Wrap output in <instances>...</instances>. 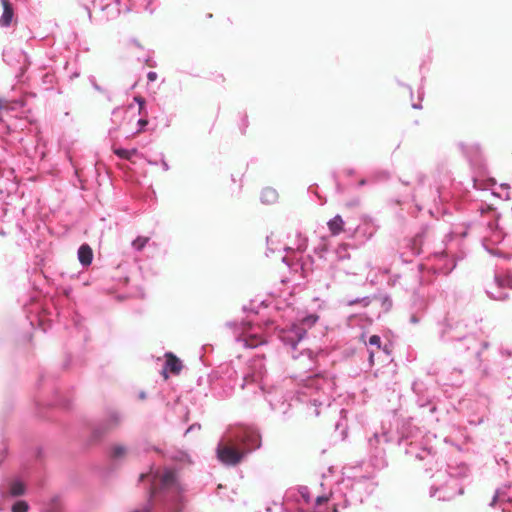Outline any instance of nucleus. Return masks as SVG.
I'll use <instances>...</instances> for the list:
<instances>
[{
	"instance_id": "obj_37",
	"label": "nucleus",
	"mask_w": 512,
	"mask_h": 512,
	"mask_svg": "<svg viewBox=\"0 0 512 512\" xmlns=\"http://www.w3.org/2000/svg\"><path fill=\"white\" fill-rule=\"evenodd\" d=\"M29 505L24 500H18L12 505V512H28Z\"/></svg>"
},
{
	"instance_id": "obj_26",
	"label": "nucleus",
	"mask_w": 512,
	"mask_h": 512,
	"mask_svg": "<svg viewBox=\"0 0 512 512\" xmlns=\"http://www.w3.org/2000/svg\"><path fill=\"white\" fill-rule=\"evenodd\" d=\"M260 200L263 204H274L278 200V192L272 187H266L261 191Z\"/></svg>"
},
{
	"instance_id": "obj_19",
	"label": "nucleus",
	"mask_w": 512,
	"mask_h": 512,
	"mask_svg": "<svg viewBox=\"0 0 512 512\" xmlns=\"http://www.w3.org/2000/svg\"><path fill=\"white\" fill-rule=\"evenodd\" d=\"M505 503H512V484L504 485L497 489L491 502L490 506H496L500 504L503 512L509 511L505 506Z\"/></svg>"
},
{
	"instance_id": "obj_51",
	"label": "nucleus",
	"mask_w": 512,
	"mask_h": 512,
	"mask_svg": "<svg viewBox=\"0 0 512 512\" xmlns=\"http://www.w3.org/2000/svg\"><path fill=\"white\" fill-rule=\"evenodd\" d=\"M147 161H148V163H149L150 165H158V164L160 163V159H159V160H156V159H155V160L149 159V160H147Z\"/></svg>"
},
{
	"instance_id": "obj_63",
	"label": "nucleus",
	"mask_w": 512,
	"mask_h": 512,
	"mask_svg": "<svg viewBox=\"0 0 512 512\" xmlns=\"http://www.w3.org/2000/svg\"><path fill=\"white\" fill-rule=\"evenodd\" d=\"M44 381V376H41L40 382Z\"/></svg>"
},
{
	"instance_id": "obj_57",
	"label": "nucleus",
	"mask_w": 512,
	"mask_h": 512,
	"mask_svg": "<svg viewBox=\"0 0 512 512\" xmlns=\"http://www.w3.org/2000/svg\"><path fill=\"white\" fill-rule=\"evenodd\" d=\"M412 107H413L414 109H420V108H421V105H420V104H417V103H413V104H412Z\"/></svg>"
},
{
	"instance_id": "obj_45",
	"label": "nucleus",
	"mask_w": 512,
	"mask_h": 512,
	"mask_svg": "<svg viewBox=\"0 0 512 512\" xmlns=\"http://www.w3.org/2000/svg\"><path fill=\"white\" fill-rule=\"evenodd\" d=\"M159 156H160V164L162 166V169L164 171H168L170 169V167H169L168 163L165 160L164 154L160 153Z\"/></svg>"
},
{
	"instance_id": "obj_12",
	"label": "nucleus",
	"mask_w": 512,
	"mask_h": 512,
	"mask_svg": "<svg viewBox=\"0 0 512 512\" xmlns=\"http://www.w3.org/2000/svg\"><path fill=\"white\" fill-rule=\"evenodd\" d=\"M123 421L124 415L122 412L114 408L107 409L103 419L97 422L92 428L93 440H100L107 433L120 427Z\"/></svg>"
},
{
	"instance_id": "obj_29",
	"label": "nucleus",
	"mask_w": 512,
	"mask_h": 512,
	"mask_svg": "<svg viewBox=\"0 0 512 512\" xmlns=\"http://www.w3.org/2000/svg\"><path fill=\"white\" fill-rule=\"evenodd\" d=\"M10 494L12 496H20L25 493V484L21 480H14L10 484Z\"/></svg>"
},
{
	"instance_id": "obj_20",
	"label": "nucleus",
	"mask_w": 512,
	"mask_h": 512,
	"mask_svg": "<svg viewBox=\"0 0 512 512\" xmlns=\"http://www.w3.org/2000/svg\"><path fill=\"white\" fill-rule=\"evenodd\" d=\"M283 249L284 251L290 252V255L283 256L281 258L282 262L285 263L290 269L297 270V268L300 266L298 255L306 249V244H298L296 250L287 246H285Z\"/></svg>"
},
{
	"instance_id": "obj_49",
	"label": "nucleus",
	"mask_w": 512,
	"mask_h": 512,
	"mask_svg": "<svg viewBox=\"0 0 512 512\" xmlns=\"http://www.w3.org/2000/svg\"><path fill=\"white\" fill-rule=\"evenodd\" d=\"M358 302H363V303H364V305H368V303H369V299H368L367 297H364V298H362V299H355V300L350 301V302H349V304H350V305H353V304H356V303H358Z\"/></svg>"
},
{
	"instance_id": "obj_6",
	"label": "nucleus",
	"mask_w": 512,
	"mask_h": 512,
	"mask_svg": "<svg viewBox=\"0 0 512 512\" xmlns=\"http://www.w3.org/2000/svg\"><path fill=\"white\" fill-rule=\"evenodd\" d=\"M438 335L440 341L444 343L455 341V350L459 353L464 352L466 362L471 365L480 362V346L486 349L489 345L487 342L480 343L473 335H466L462 323L453 319H445L439 323Z\"/></svg>"
},
{
	"instance_id": "obj_35",
	"label": "nucleus",
	"mask_w": 512,
	"mask_h": 512,
	"mask_svg": "<svg viewBox=\"0 0 512 512\" xmlns=\"http://www.w3.org/2000/svg\"><path fill=\"white\" fill-rule=\"evenodd\" d=\"M424 308H425V305H424L423 301H420L419 310L417 312H413L410 316L409 321L411 324L415 325L421 321Z\"/></svg>"
},
{
	"instance_id": "obj_25",
	"label": "nucleus",
	"mask_w": 512,
	"mask_h": 512,
	"mask_svg": "<svg viewBox=\"0 0 512 512\" xmlns=\"http://www.w3.org/2000/svg\"><path fill=\"white\" fill-rule=\"evenodd\" d=\"M328 229L333 236L339 235L344 230L345 222L340 215L334 216L327 223Z\"/></svg>"
},
{
	"instance_id": "obj_14",
	"label": "nucleus",
	"mask_w": 512,
	"mask_h": 512,
	"mask_svg": "<svg viewBox=\"0 0 512 512\" xmlns=\"http://www.w3.org/2000/svg\"><path fill=\"white\" fill-rule=\"evenodd\" d=\"M457 147L471 166H480L482 163V149L477 142H459Z\"/></svg>"
},
{
	"instance_id": "obj_36",
	"label": "nucleus",
	"mask_w": 512,
	"mask_h": 512,
	"mask_svg": "<svg viewBox=\"0 0 512 512\" xmlns=\"http://www.w3.org/2000/svg\"><path fill=\"white\" fill-rule=\"evenodd\" d=\"M417 404L420 408L428 407L430 413H433L436 410V406L428 399H424L422 397H418Z\"/></svg>"
},
{
	"instance_id": "obj_8",
	"label": "nucleus",
	"mask_w": 512,
	"mask_h": 512,
	"mask_svg": "<svg viewBox=\"0 0 512 512\" xmlns=\"http://www.w3.org/2000/svg\"><path fill=\"white\" fill-rule=\"evenodd\" d=\"M254 312L253 316H248L247 320L237 322L230 321L226 323L234 334L237 344L244 348L254 349L267 343L266 339L262 336V328L256 320L258 312L250 308Z\"/></svg>"
},
{
	"instance_id": "obj_39",
	"label": "nucleus",
	"mask_w": 512,
	"mask_h": 512,
	"mask_svg": "<svg viewBox=\"0 0 512 512\" xmlns=\"http://www.w3.org/2000/svg\"><path fill=\"white\" fill-rule=\"evenodd\" d=\"M89 80V83L91 84V86L97 91V92H100V93H103L105 94L106 93V90L101 87L100 85H98L97 81H96V78L95 76H89L88 78Z\"/></svg>"
},
{
	"instance_id": "obj_21",
	"label": "nucleus",
	"mask_w": 512,
	"mask_h": 512,
	"mask_svg": "<svg viewBox=\"0 0 512 512\" xmlns=\"http://www.w3.org/2000/svg\"><path fill=\"white\" fill-rule=\"evenodd\" d=\"M165 363L163 371H169L172 374H178L182 369V362L173 353L167 352L165 354Z\"/></svg>"
},
{
	"instance_id": "obj_2",
	"label": "nucleus",
	"mask_w": 512,
	"mask_h": 512,
	"mask_svg": "<svg viewBox=\"0 0 512 512\" xmlns=\"http://www.w3.org/2000/svg\"><path fill=\"white\" fill-rule=\"evenodd\" d=\"M408 438L409 435H404L403 433L401 437H395L388 431L374 433V435L368 439V461L370 466L376 470L385 468L388 465V461L383 444L397 441L399 445H406L405 454L407 456L423 462V467L426 471L433 470V468L438 465L436 451L432 447L420 446L413 441L406 443Z\"/></svg>"
},
{
	"instance_id": "obj_24",
	"label": "nucleus",
	"mask_w": 512,
	"mask_h": 512,
	"mask_svg": "<svg viewBox=\"0 0 512 512\" xmlns=\"http://www.w3.org/2000/svg\"><path fill=\"white\" fill-rule=\"evenodd\" d=\"M78 260L83 267H87L92 263L93 251L88 244H82L78 249Z\"/></svg>"
},
{
	"instance_id": "obj_55",
	"label": "nucleus",
	"mask_w": 512,
	"mask_h": 512,
	"mask_svg": "<svg viewBox=\"0 0 512 512\" xmlns=\"http://www.w3.org/2000/svg\"><path fill=\"white\" fill-rule=\"evenodd\" d=\"M22 54H23V56H24V58H25V62H27V64L29 65V64H30V62H29V60H28V55H27L25 52H23V51H22Z\"/></svg>"
},
{
	"instance_id": "obj_50",
	"label": "nucleus",
	"mask_w": 512,
	"mask_h": 512,
	"mask_svg": "<svg viewBox=\"0 0 512 512\" xmlns=\"http://www.w3.org/2000/svg\"><path fill=\"white\" fill-rule=\"evenodd\" d=\"M369 362H370V365H373V363H374V352L373 351H369Z\"/></svg>"
},
{
	"instance_id": "obj_13",
	"label": "nucleus",
	"mask_w": 512,
	"mask_h": 512,
	"mask_svg": "<svg viewBox=\"0 0 512 512\" xmlns=\"http://www.w3.org/2000/svg\"><path fill=\"white\" fill-rule=\"evenodd\" d=\"M512 289V270L506 269L495 273L494 282L487 288L489 298L503 301L508 298V290Z\"/></svg>"
},
{
	"instance_id": "obj_38",
	"label": "nucleus",
	"mask_w": 512,
	"mask_h": 512,
	"mask_svg": "<svg viewBox=\"0 0 512 512\" xmlns=\"http://www.w3.org/2000/svg\"><path fill=\"white\" fill-rule=\"evenodd\" d=\"M324 502H330L332 504L331 491L329 494L318 495L315 499V504L318 506Z\"/></svg>"
},
{
	"instance_id": "obj_27",
	"label": "nucleus",
	"mask_w": 512,
	"mask_h": 512,
	"mask_svg": "<svg viewBox=\"0 0 512 512\" xmlns=\"http://www.w3.org/2000/svg\"><path fill=\"white\" fill-rule=\"evenodd\" d=\"M422 244H423V236L422 234H417L415 237L409 240L407 244V248H409L411 255L418 256L422 252Z\"/></svg>"
},
{
	"instance_id": "obj_56",
	"label": "nucleus",
	"mask_w": 512,
	"mask_h": 512,
	"mask_svg": "<svg viewBox=\"0 0 512 512\" xmlns=\"http://www.w3.org/2000/svg\"><path fill=\"white\" fill-rule=\"evenodd\" d=\"M39 321H40V323L42 324L44 321H46V316H45V315H41V316L39 317Z\"/></svg>"
},
{
	"instance_id": "obj_3",
	"label": "nucleus",
	"mask_w": 512,
	"mask_h": 512,
	"mask_svg": "<svg viewBox=\"0 0 512 512\" xmlns=\"http://www.w3.org/2000/svg\"><path fill=\"white\" fill-rule=\"evenodd\" d=\"M261 447V435L257 428L238 426L228 430L216 447V457L227 467L240 464L250 453Z\"/></svg>"
},
{
	"instance_id": "obj_22",
	"label": "nucleus",
	"mask_w": 512,
	"mask_h": 512,
	"mask_svg": "<svg viewBox=\"0 0 512 512\" xmlns=\"http://www.w3.org/2000/svg\"><path fill=\"white\" fill-rule=\"evenodd\" d=\"M290 498H295L297 501L302 500L306 505L311 503V495L306 486H300L296 491L287 492L285 494V501H288Z\"/></svg>"
},
{
	"instance_id": "obj_23",
	"label": "nucleus",
	"mask_w": 512,
	"mask_h": 512,
	"mask_svg": "<svg viewBox=\"0 0 512 512\" xmlns=\"http://www.w3.org/2000/svg\"><path fill=\"white\" fill-rule=\"evenodd\" d=\"M3 6V13L0 17V27L6 28L11 25L14 17L13 6L9 0H1Z\"/></svg>"
},
{
	"instance_id": "obj_32",
	"label": "nucleus",
	"mask_w": 512,
	"mask_h": 512,
	"mask_svg": "<svg viewBox=\"0 0 512 512\" xmlns=\"http://www.w3.org/2000/svg\"><path fill=\"white\" fill-rule=\"evenodd\" d=\"M500 355L503 358L504 367H512V349L501 348Z\"/></svg>"
},
{
	"instance_id": "obj_4",
	"label": "nucleus",
	"mask_w": 512,
	"mask_h": 512,
	"mask_svg": "<svg viewBox=\"0 0 512 512\" xmlns=\"http://www.w3.org/2000/svg\"><path fill=\"white\" fill-rule=\"evenodd\" d=\"M266 376V368L263 361V356L256 355L248 364L246 372L242 376L240 384L242 389H249L256 393V389H260L264 395L265 400L268 402L270 409L286 417L291 404L288 402L282 389L272 387L270 390H265L264 379Z\"/></svg>"
},
{
	"instance_id": "obj_17",
	"label": "nucleus",
	"mask_w": 512,
	"mask_h": 512,
	"mask_svg": "<svg viewBox=\"0 0 512 512\" xmlns=\"http://www.w3.org/2000/svg\"><path fill=\"white\" fill-rule=\"evenodd\" d=\"M129 454V448L120 443L113 444L108 450V459L110 465L113 467L120 466L127 459Z\"/></svg>"
},
{
	"instance_id": "obj_30",
	"label": "nucleus",
	"mask_w": 512,
	"mask_h": 512,
	"mask_svg": "<svg viewBox=\"0 0 512 512\" xmlns=\"http://www.w3.org/2000/svg\"><path fill=\"white\" fill-rule=\"evenodd\" d=\"M43 512H61V503L58 496L53 497L43 507Z\"/></svg>"
},
{
	"instance_id": "obj_62",
	"label": "nucleus",
	"mask_w": 512,
	"mask_h": 512,
	"mask_svg": "<svg viewBox=\"0 0 512 512\" xmlns=\"http://www.w3.org/2000/svg\"><path fill=\"white\" fill-rule=\"evenodd\" d=\"M116 111H118V108H115L112 113L115 114Z\"/></svg>"
},
{
	"instance_id": "obj_40",
	"label": "nucleus",
	"mask_w": 512,
	"mask_h": 512,
	"mask_svg": "<svg viewBox=\"0 0 512 512\" xmlns=\"http://www.w3.org/2000/svg\"><path fill=\"white\" fill-rule=\"evenodd\" d=\"M369 345L375 346L377 349H381V338L378 335H372L369 338Z\"/></svg>"
},
{
	"instance_id": "obj_60",
	"label": "nucleus",
	"mask_w": 512,
	"mask_h": 512,
	"mask_svg": "<svg viewBox=\"0 0 512 512\" xmlns=\"http://www.w3.org/2000/svg\"><path fill=\"white\" fill-rule=\"evenodd\" d=\"M75 325H76V327H80L79 322H78V321H76V320H75Z\"/></svg>"
},
{
	"instance_id": "obj_61",
	"label": "nucleus",
	"mask_w": 512,
	"mask_h": 512,
	"mask_svg": "<svg viewBox=\"0 0 512 512\" xmlns=\"http://www.w3.org/2000/svg\"><path fill=\"white\" fill-rule=\"evenodd\" d=\"M401 182H402L403 184H405V185H409V184H410L409 182H405V181H403V180H401Z\"/></svg>"
},
{
	"instance_id": "obj_58",
	"label": "nucleus",
	"mask_w": 512,
	"mask_h": 512,
	"mask_svg": "<svg viewBox=\"0 0 512 512\" xmlns=\"http://www.w3.org/2000/svg\"><path fill=\"white\" fill-rule=\"evenodd\" d=\"M347 173H348V175H353V174H354V170H353V169H349V170L347 171Z\"/></svg>"
},
{
	"instance_id": "obj_59",
	"label": "nucleus",
	"mask_w": 512,
	"mask_h": 512,
	"mask_svg": "<svg viewBox=\"0 0 512 512\" xmlns=\"http://www.w3.org/2000/svg\"><path fill=\"white\" fill-rule=\"evenodd\" d=\"M501 187H503V188H509V185H508V184H501Z\"/></svg>"
},
{
	"instance_id": "obj_64",
	"label": "nucleus",
	"mask_w": 512,
	"mask_h": 512,
	"mask_svg": "<svg viewBox=\"0 0 512 512\" xmlns=\"http://www.w3.org/2000/svg\"><path fill=\"white\" fill-rule=\"evenodd\" d=\"M3 105H2V102L0 101V110L2 109Z\"/></svg>"
},
{
	"instance_id": "obj_43",
	"label": "nucleus",
	"mask_w": 512,
	"mask_h": 512,
	"mask_svg": "<svg viewBox=\"0 0 512 512\" xmlns=\"http://www.w3.org/2000/svg\"><path fill=\"white\" fill-rule=\"evenodd\" d=\"M425 180H426V175L424 173H422L421 171H418L416 173V181H417L418 185L419 186L424 185Z\"/></svg>"
},
{
	"instance_id": "obj_5",
	"label": "nucleus",
	"mask_w": 512,
	"mask_h": 512,
	"mask_svg": "<svg viewBox=\"0 0 512 512\" xmlns=\"http://www.w3.org/2000/svg\"><path fill=\"white\" fill-rule=\"evenodd\" d=\"M335 386V378L330 373L309 376L297 391L298 400L310 405V414L319 416L322 409L331 405Z\"/></svg>"
},
{
	"instance_id": "obj_10",
	"label": "nucleus",
	"mask_w": 512,
	"mask_h": 512,
	"mask_svg": "<svg viewBox=\"0 0 512 512\" xmlns=\"http://www.w3.org/2000/svg\"><path fill=\"white\" fill-rule=\"evenodd\" d=\"M134 9L133 0H93L92 7H86L89 18L92 12L102 13V18L112 20L122 12H129Z\"/></svg>"
},
{
	"instance_id": "obj_46",
	"label": "nucleus",
	"mask_w": 512,
	"mask_h": 512,
	"mask_svg": "<svg viewBox=\"0 0 512 512\" xmlns=\"http://www.w3.org/2000/svg\"><path fill=\"white\" fill-rule=\"evenodd\" d=\"M200 429H201V425L199 423H194L187 428V430L185 431V434H188L190 432H193L195 430H200Z\"/></svg>"
},
{
	"instance_id": "obj_44",
	"label": "nucleus",
	"mask_w": 512,
	"mask_h": 512,
	"mask_svg": "<svg viewBox=\"0 0 512 512\" xmlns=\"http://www.w3.org/2000/svg\"><path fill=\"white\" fill-rule=\"evenodd\" d=\"M143 61L149 66V67H156V62L153 60L150 53H148L144 58Z\"/></svg>"
},
{
	"instance_id": "obj_33",
	"label": "nucleus",
	"mask_w": 512,
	"mask_h": 512,
	"mask_svg": "<svg viewBox=\"0 0 512 512\" xmlns=\"http://www.w3.org/2000/svg\"><path fill=\"white\" fill-rule=\"evenodd\" d=\"M134 101L138 104V114L143 117L148 116V111L146 108V100L142 96H135Z\"/></svg>"
},
{
	"instance_id": "obj_54",
	"label": "nucleus",
	"mask_w": 512,
	"mask_h": 512,
	"mask_svg": "<svg viewBox=\"0 0 512 512\" xmlns=\"http://www.w3.org/2000/svg\"><path fill=\"white\" fill-rule=\"evenodd\" d=\"M366 183H367V180H366V179H361V180L359 181V184H358V185H359V186H364V185H366Z\"/></svg>"
},
{
	"instance_id": "obj_1",
	"label": "nucleus",
	"mask_w": 512,
	"mask_h": 512,
	"mask_svg": "<svg viewBox=\"0 0 512 512\" xmlns=\"http://www.w3.org/2000/svg\"><path fill=\"white\" fill-rule=\"evenodd\" d=\"M139 479L148 483L149 500L133 512H183V489L173 471L151 467L147 473H142Z\"/></svg>"
},
{
	"instance_id": "obj_41",
	"label": "nucleus",
	"mask_w": 512,
	"mask_h": 512,
	"mask_svg": "<svg viewBox=\"0 0 512 512\" xmlns=\"http://www.w3.org/2000/svg\"><path fill=\"white\" fill-rule=\"evenodd\" d=\"M266 242H267L266 255L269 256V253H274V251H275V249L273 248L274 241L272 239V236H267Z\"/></svg>"
},
{
	"instance_id": "obj_31",
	"label": "nucleus",
	"mask_w": 512,
	"mask_h": 512,
	"mask_svg": "<svg viewBox=\"0 0 512 512\" xmlns=\"http://www.w3.org/2000/svg\"><path fill=\"white\" fill-rule=\"evenodd\" d=\"M138 153L136 148L133 149H125V148H119L115 150V154L126 160H131L133 156H135Z\"/></svg>"
},
{
	"instance_id": "obj_9",
	"label": "nucleus",
	"mask_w": 512,
	"mask_h": 512,
	"mask_svg": "<svg viewBox=\"0 0 512 512\" xmlns=\"http://www.w3.org/2000/svg\"><path fill=\"white\" fill-rule=\"evenodd\" d=\"M349 489L357 490L365 499L375 490V483L366 476L360 478H342L331 488L332 500H339L342 499L343 496H347Z\"/></svg>"
},
{
	"instance_id": "obj_11",
	"label": "nucleus",
	"mask_w": 512,
	"mask_h": 512,
	"mask_svg": "<svg viewBox=\"0 0 512 512\" xmlns=\"http://www.w3.org/2000/svg\"><path fill=\"white\" fill-rule=\"evenodd\" d=\"M300 321L301 325H292L290 329L283 330L279 335L284 346L289 347L292 350H295L297 345L305 337L306 327L310 328L318 321V316L316 314H308Z\"/></svg>"
},
{
	"instance_id": "obj_47",
	"label": "nucleus",
	"mask_w": 512,
	"mask_h": 512,
	"mask_svg": "<svg viewBox=\"0 0 512 512\" xmlns=\"http://www.w3.org/2000/svg\"><path fill=\"white\" fill-rule=\"evenodd\" d=\"M157 77H158V75H157V73L155 71H149L147 73V80H148V82L156 81Z\"/></svg>"
},
{
	"instance_id": "obj_18",
	"label": "nucleus",
	"mask_w": 512,
	"mask_h": 512,
	"mask_svg": "<svg viewBox=\"0 0 512 512\" xmlns=\"http://www.w3.org/2000/svg\"><path fill=\"white\" fill-rule=\"evenodd\" d=\"M462 368L454 367L450 368L447 364H444L439 370H435L434 373L441 375L445 384L459 385L461 383Z\"/></svg>"
},
{
	"instance_id": "obj_7",
	"label": "nucleus",
	"mask_w": 512,
	"mask_h": 512,
	"mask_svg": "<svg viewBox=\"0 0 512 512\" xmlns=\"http://www.w3.org/2000/svg\"><path fill=\"white\" fill-rule=\"evenodd\" d=\"M468 474L469 468L464 463L449 464L445 470L437 469L429 490L430 497L437 498L439 501H449L463 494L464 489L460 480L466 478Z\"/></svg>"
},
{
	"instance_id": "obj_15",
	"label": "nucleus",
	"mask_w": 512,
	"mask_h": 512,
	"mask_svg": "<svg viewBox=\"0 0 512 512\" xmlns=\"http://www.w3.org/2000/svg\"><path fill=\"white\" fill-rule=\"evenodd\" d=\"M431 260L433 261L432 267L435 273L447 275L456 267V261L444 251L435 252Z\"/></svg>"
},
{
	"instance_id": "obj_53",
	"label": "nucleus",
	"mask_w": 512,
	"mask_h": 512,
	"mask_svg": "<svg viewBox=\"0 0 512 512\" xmlns=\"http://www.w3.org/2000/svg\"><path fill=\"white\" fill-rule=\"evenodd\" d=\"M483 246L485 247V249H486L490 254H492V255H498V254H497V253H495L493 250L488 249L486 242H484V243H483Z\"/></svg>"
},
{
	"instance_id": "obj_48",
	"label": "nucleus",
	"mask_w": 512,
	"mask_h": 512,
	"mask_svg": "<svg viewBox=\"0 0 512 512\" xmlns=\"http://www.w3.org/2000/svg\"><path fill=\"white\" fill-rule=\"evenodd\" d=\"M412 389L417 395H419L420 391L422 390V383L414 382L412 385Z\"/></svg>"
},
{
	"instance_id": "obj_52",
	"label": "nucleus",
	"mask_w": 512,
	"mask_h": 512,
	"mask_svg": "<svg viewBox=\"0 0 512 512\" xmlns=\"http://www.w3.org/2000/svg\"><path fill=\"white\" fill-rule=\"evenodd\" d=\"M139 399L144 400L146 399L147 395L144 391H140L138 394Z\"/></svg>"
},
{
	"instance_id": "obj_28",
	"label": "nucleus",
	"mask_w": 512,
	"mask_h": 512,
	"mask_svg": "<svg viewBox=\"0 0 512 512\" xmlns=\"http://www.w3.org/2000/svg\"><path fill=\"white\" fill-rule=\"evenodd\" d=\"M353 233L356 237L363 236L365 240H368L374 234V228L369 224H364L362 226H358Z\"/></svg>"
},
{
	"instance_id": "obj_42",
	"label": "nucleus",
	"mask_w": 512,
	"mask_h": 512,
	"mask_svg": "<svg viewBox=\"0 0 512 512\" xmlns=\"http://www.w3.org/2000/svg\"><path fill=\"white\" fill-rule=\"evenodd\" d=\"M137 125H138V130L137 132H141L144 130V128L148 125V120H147V117H143L141 116V118L138 120L137 122Z\"/></svg>"
},
{
	"instance_id": "obj_16",
	"label": "nucleus",
	"mask_w": 512,
	"mask_h": 512,
	"mask_svg": "<svg viewBox=\"0 0 512 512\" xmlns=\"http://www.w3.org/2000/svg\"><path fill=\"white\" fill-rule=\"evenodd\" d=\"M364 501V497L357 492V490L349 489L347 496H343L342 499L332 500V507L334 512H339L340 509H344L349 505L360 504Z\"/></svg>"
},
{
	"instance_id": "obj_34",
	"label": "nucleus",
	"mask_w": 512,
	"mask_h": 512,
	"mask_svg": "<svg viewBox=\"0 0 512 512\" xmlns=\"http://www.w3.org/2000/svg\"><path fill=\"white\" fill-rule=\"evenodd\" d=\"M149 240L150 239L148 237L139 236L135 240L132 241V247L136 251H141L146 246V244L149 242Z\"/></svg>"
}]
</instances>
